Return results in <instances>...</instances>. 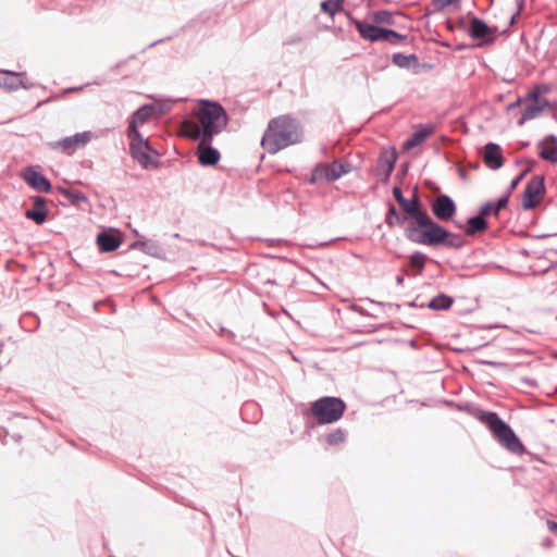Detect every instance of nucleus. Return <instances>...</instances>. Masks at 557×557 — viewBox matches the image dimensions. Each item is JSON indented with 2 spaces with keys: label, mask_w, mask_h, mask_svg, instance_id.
Instances as JSON below:
<instances>
[{
  "label": "nucleus",
  "mask_w": 557,
  "mask_h": 557,
  "mask_svg": "<svg viewBox=\"0 0 557 557\" xmlns=\"http://www.w3.org/2000/svg\"><path fill=\"white\" fill-rule=\"evenodd\" d=\"M426 260H428L426 255H424V253H422L420 251H414L409 257V264H410V267L417 269L418 273H421L422 270L424 269Z\"/></svg>",
  "instance_id": "nucleus-34"
},
{
  "label": "nucleus",
  "mask_w": 557,
  "mask_h": 557,
  "mask_svg": "<svg viewBox=\"0 0 557 557\" xmlns=\"http://www.w3.org/2000/svg\"><path fill=\"white\" fill-rule=\"evenodd\" d=\"M393 196H394L395 200L398 202L399 206L407 199L403 195V191H401V189L398 186H395L393 188Z\"/></svg>",
  "instance_id": "nucleus-40"
},
{
  "label": "nucleus",
  "mask_w": 557,
  "mask_h": 557,
  "mask_svg": "<svg viewBox=\"0 0 557 557\" xmlns=\"http://www.w3.org/2000/svg\"><path fill=\"white\" fill-rule=\"evenodd\" d=\"M23 181L38 193H49L52 188L50 181L35 166H27L21 172Z\"/></svg>",
  "instance_id": "nucleus-12"
},
{
  "label": "nucleus",
  "mask_w": 557,
  "mask_h": 557,
  "mask_svg": "<svg viewBox=\"0 0 557 557\" xmlns=\"http://www.w3.org/2000/svg\"><path fill=\"white\" fill-rule=\"evenodd\" d=\"M539 157L547 162H557V136L554 134L546 135L537 143Z\"/></svg>",
  "instance_id": "nucleus-16"
},
{
  "label": "nucleus",
  "mask_w": 557,
  "mask_h": 557,
  "mask_svg": "<svg viewBox=\"0 0 557 557\" xmlns=\"http://www.w3.org/2000/svg\"><path fill=\"white\" fill-rule=\"evenodd\" d=\"M409 306H411V307H419V308H424L425 307L424 304L418 305L416 300L409 302Z\"/></svg>",
  "instance_id": "nucleus-49"
},
{
  "label": "nucleus",
  "mask_w": 557,
  "mask_h": 557,
  "mask_svg": "<svg viewBox=\"0 0 557 557\" xmlns=\"http://www.w3.org/2000/svg\"><path fill=\"white\" fill-rule=\"evenodd\" d=\"M344 0H325L321 2V10L331 16L335 13L343 11Z\"/></svg>",
  "instance_id": "nucleus-32"
},
{
  "label": "nucleus",
  "mask_w": 557,
  "mask_h": 557,
  "mask_svg": "<svg viewBox=\"0 0 557 557\" xmlns=\"http://www.w3.org/2000/svg\"><path fill=\"white\" fill-rule=\"evenodd\" d=\"M346 409L342 398L324 396L311 404L310 411L319 424H331L338 421Z\"/></svg>",
  "instance_id": "nucleus-7"
},
{
  "label": "nucleus",
  "mask_w": 557,
  "mask_h": 557,
  "mask_svg": "<svg viewBox=\"0 0 557 557\" xmlns=\"http://www.w3.org/2000/svg\"><path fill=\"white\" fill-rule=\"evenodd\" d=\"M430 125H420L404 143L405 149H411L421 145L432 133Z\"/></svg>",
  "instance_id": "nucleus-22"
},
{
  "label": "nucleus",
  "mask_w": 557,
  "mask_h": 557,
  "mask_svg": "<svg viewBox=\"0 0 557 557\" xmlns=\"http://www.w3.org/2000/svg\"><path fill=\"white\" fill-rule=\"evenodd\" d=\"M392 62L400 69H419L420 67L419 58L413 53L404 54L400 52H396L392 55Z\"/></svg>",
  "instance_id": "nucleus-25"
},
{
  "label": "nucleus",
  "mask_w": 557,
  "mask_h": 557,
  "mask_svg": "<svg viewBox=\"0 0 557 557\" xmlns=\"http://www.w3.org/2000/svg\"><path fill=\"white\" fill-rule=\"evenodd\" d=\"M546 193L544 176L535 175L525 185L521 206L524 210L534 209Z\"/></svg>",
  "instance_id": "nucleus-9"
},
{
  "label": "nucleus",
  "mask_w": 557,
  "mask_h": 557,
  "mask_svg": "<svg viewBox=\"0 0 557 557\" xmlns=\"http://www.w3.org/2000/svg\"><path fill=\"white\" fill-rule=\"evenodd\" d=\"M373 22L377 25L380 24H386V25H393L395 24L394 21V14L386 10H380L373 12L372 15Z\"/></svg>",
  "instance_id": "nucleus-33"
},
{
  "label": "nucleus",
  "mask_w": 557,
  "mask_h": 557,
  "mask_svg": "<svg viewBox=\"0 0 557 557\" xmlns=\"http://www.w3.org/2000/svg\"><path fill=\"white\" fill-rule=\"evenodd\" d=\"M487 228L488 223L486 219L478 213L476 215L468 218L465 234L468 236H473L476 233L486 231Z\"/></svg>",
  "instance_id": "nucleus-24"
},
{
  "label": "nucleus",
  "mask_w": 557,
  "mask_h": 557,
  "mask_svg": "<svg viewBox=\"0 0 557 557\" xmlns=\"http://www.w3.org/2000/svg\"><path fill=\"white\" fill-rule=\"evenodd\" d=\"M332 182L330 178L329 163H318L311 172L309 183L311 185L319 184L320 182Z\"/></svg>",
  "instance_id": "nucleus-28"
},
{
  "label": "nucleus",
  "mask_w": 557,
  "mask_h": 557,
  "mask_svg": "<svg viewBox=\"0 0 557 557\" xmlns=\"http://www.w3.org/2000/svg\"><path fill=\"white\" fill-rule=\"evenodd\" d=\"M524 99H525V101H527V100H530V101H532V102H541V100H542L543 98H541V90H540V87H539V86H536V87H534L533 89H531V90L528 92V95H527V97H525Z\"/></svg>",
  "instance_id": "nucleus-37"
},
{
  "label": "nucleus",
  "mask_w": 557,
  "mask_h": 557,
  "mask_svg": "<svg viewBox=\"0 0 557 557\" xmlns=\"http://www.w3.org/2000/svg\"><path fill=\"white\" fill-rule=\"evenodd\" d=\"M197 117L198 125L195 126L191 137L202 138L205 143L212 141L228 124L225 109L216 101L201 100Z\"/></svg>",
  "instance_id": "nucleus-2"
},
{
  "label": "nucleus",
  "mask_w": 557,
  "mask_h": 557,
  "mask_svg": "<svg viewBox=\"0 0 557 557\" xmlns=\"http://www.w3.org/2000/svg\"><path fill=\"white\" fill-rule=\"evenodd\" d=\"M134 249H140L145 253L160 258L164 250L160 244L152 239L136 240L131 245Z\"/></svg>",
  "instance_id": "nucleus-23"
},
{
  "label": "nucleus",
  "mask_w": 557,
  "mask_h": 557,
  "mask_svg": "<svg viewBox=\"0 0 557 557\" xmlns=\"http://www.w3.org/2000/svg\"><path fill=\"white\" fill-rule=\"evenodd\" d=\"M126 136L129 139V154L145 169H157L159 166V152L150 145L149 138L135 129L134 125L127 127Z\"/></svg>",
  "instance_id": "nucleus-4"
},
{
  "label": "nucleus",
  "mask_w": 557,
  "mask_h": 557,
  "mask_svg": "<svg viewBox=\"0 0 557 557\" xmlns=\"http://www.w3.org/2000/svg\"><path fill=\"white\" fill-rule=\"evenodd\" d=\"M400 208L406 215L413 220L406 225L405 234L408 240L414 243L434 221L429 213L423 209L422 202L417 194H413L411 199H406Z\"/></svg>",
  "instance_id": "nucleus-5"
},
{
  "label": "nucleus",
  "mask_w": 557,
  "mask_h": 557,
  "mask_svg": "<svg viewBox=\"0 0 557 557\" xmlns=\"http://www.w3.org/2000/svg\"><path fill=\"white\" fill-rule=\"evenodd\" d=\"M153 106L152 104H144L140 108H138L132 115V120L128 123L127 127H131L134 125L135 129H138V124H145L150 120L153 113Z\"/></svg>",
  "instance_id": "nucleus-26"
},
{
  "label": "nucleus",
  "mask_w": 557,
  "mask_h": 557,
  "mask_svg": "<svg viewBox=\"0 0 557 557\" xmlns=\"http://www.w3.org/2000/svg\"><path fill=\"white\" fill-rule=\"evenodd\" d=\"M408 220V216L398 212L394 205L388 206V210L385 216V223L393 227L395 225H404Z\"/></svg>",
  "instance_id": "nucleus-29"
},
{
  "label": "nucleus",
  "mask_w": 557,
  "mask_h": 557,
  "mask_svg": "<svg viewBox=\"0 0 557 557\" xmlns=\"http://www.w3.org/2000/svg\"><path fill=\"white\" fill-rule=\"evenodd\" d=\"M524 101H525V99H524V98H518L515 102H512V103H510V104L508 106V110H512V109H515V108L519 107V106H520L522 102H524Z\"/></svg>",
  "instance_id": "nucleus-44"
},
{
  "label": "nucleus",
  "mask_w": 557,
  "mask_h": 557,
  "mask_svg": "<svg viewBox=\"0 0 557 557\" xmlns=\"http://www.w3.org/2000/svg\"><path fill=\"white\" fill-rule=\"evenodd\" d=\"M76 90H82V87L69 88L65 91L70 92V91H76Z\"/></svg>",
  "instance_id": "nucleus-50"
},
{
  "label": "nucleus",
  "mask_w": 557,
  "mask_h": 557,
  "mask_svg": "<svg viewBox=\"0 0 557 557\" xmlns=\"http://www.w3.org/2000/svg\"><path fill=\"white\" fill-rule=\"evenodd\" d=\"M484 163L491 170H498L504 164L500 146L495 143H488L484 146Z\"/></svg>",
  "instance_id": "nucleus-18"
},
{
  "label": "nucleus",
  "mask_w": 557,
  "mask_h": 557,
  "mask_svg": "<svg viewBox=\"0 0 557 557\" xmlns=\"http://www.w3.org/2000/svg\"><path fill=\"white\" fill-rule=\"evenodd\" d=\"M416 244L460 249L463 247L465 240L459 234L450 233L444 226L433 221L432 224L423 231Z\"/></svg>",
  "instance_id": "nucleus-6"
},
{
  "label": "nucleus",
  "mask_w": 557,
  "mask_h": 557,
  "mask_svg": "<svg viewBox=\"0 0 557 557\" xmlns=\"http://www.w3.org/2000/svg\"><path fill=\"white\" fill-rule=\"evenodd\" d=\"M121 244L122 239L117 233L103 231L97 235V245L101 252H112L116 250Z\"/></svg>",
  "instance_id": "nucleus-19"
},
{
  "label": "nucleus",
  "mask_w": 557,
  "mask_h": 557,
  "mask_svg": "<svg viewBox=\"0 0 557 557\" xmlns=\"http://www.w3.org/2000/svg\"><path fill=\"white\" fill-rule=\"evenodd\" d=\"M519 11H517L511 17H510V21H509V26H512L515 23H516V20H517V16L519 15Z\"/></svg>",
  "instance_id": "nucleus-46"
},
{
  "label": "nucleus",
  "mask_w": 557,
  "mask_h": 557,
  "mask_svg": "<svg viewBox=\"0 0 557 557\" xmlns=\"http://www.w3.org/2000/svg\"><path fill=\"white\" fill-rule=\"evenodd\" d=\"M496 30V27L492 28L482 18L473 16L470 20L468 34L473 39H482Z\"/></svg>",
  "instance_id": "nucleus-21"
},
{
  "label": "nucleus",
  "mask_w": 557,
  "mask_h": 557,
  "mask_svg": "<svg viewBox=\"0 0 557 557\" xmlns=\"http://www.w3.org/2000/svg\"><path fill=\"white\" fill-rule=\"evenodd\" d=\"M395 281H396V284L398 286H401L404 284V276L403 275H397Z\"/></svg>",
  "instance_id": "nucleus-48"
},
{
  "label": "nucleus",
  "mask_w": 557,
  "mask_h": 557,
  "mask_svg": "<svg viewBox=\"0 0 557 557\" xmlns=\"http://www.w3.org/2000/svg\"><path fill=\"white\" fill-rule=\"evenodd\" d=\"M35 86V84L28 83L26 72H13L2 69V89L15 91L18 88L30 89Z\"/></svg>",
  "instance_id": "nucleus-14"
},
{
  "label": "nucleus",
  "mask_w": 557,
  "mask_h": 557,
  "mask_svg": "<svg viewBox=\"0 0 557 557\" xmlns=\"http://www.w3.org/2000/svg\"><path fill=\"white\" fill-rule=\"evenodd\" d=\"M58 189L73 206L81 207L82 203H86L88 201V198L85 196V194L81 191H75L63 187H59Z\"/></svg>",
  "instance_id": "nucleus-30"
},
{
  "label": "nucleus",
  "mask_w": 557,
  "mask_h": 557,
  "mask_svg": "<svg viewBox=\"0 0 557 557\" xmlns=\"http://www.w3.org/2000/svg\"><path fill=\"white\" fill-rule=\"evenodd\" d=\"M456 2H459V0H433V4L436 9L442 10L448 5H451Z\"/></svg>",
  "instance_id": "nucleus-39"
},
{
  "label": "nucleus",
  "mask_w": 557,
  "mask_h": 557,
  "mask_svg": "<svg viewBox=\"0 0 557 557\" xmlns=\"http://www.w3.org/2000/svg\"><path fill=\"white\" fill-rule=\"evenodd\" d=\"M198 140L197 158L198 162L203 166L215 165L221 158L220 151L211 146V141H203L202 138H194Z\"/></svg>",
  "instance_id": "nucleus-15"
},
{
  "label": "nucleus",
  "mask_w": 557,
  "mask_h": 557,
  "mask_svg": "<svg viewBox=\"0 0 557 557\" xmlns=\"http://www.w3.org/2000/svg\"><path fill=\"white\" fill-rule=\"evenodd\" d=\"M91 139L90 132L76 133L73 136L64 137L58 141L50 143L49 146L54 150H62L67 154H72L76 149L84 147Z\"/></svg>",
  "instance_id": "nucleus-10"
},
{
  "label": "nucleus",
  "mask_w": 557,
  "mask_h": 557,
  "mask_svg": "<svg viewBox=\"0 0 557 557\" xmlns=\"http://www.w3.org/2000/svg\"><path fill=\"white\" fill-rule=\"evenodd\" d=\"M473 417L484 424L493 437L510 453L521 455L524 453V446L517 436L512 428L505 422L496 412L476 409Z\"/></svg>",
  "instance_id": "nucleus-3"
},
{
  "label": "nucleus",
  "mask_w": 557,
  "mask_h": 557,
  "mask_svg": "<svg viewBox=\"0 0 557 557\" xmlns=\"http://www.w3.org/2000/svg\"><path fill=\"white\" fill-rule=\"evenodd\" d=\"M479 213L486 219L488 215L498 216L499 213L496 212L495 206L493 201L485 202L479 210Z\"/></svg>",
  "instance_id": "nucleus-36"
},
{
  "label": "nucleus",
  "mask_w": 557,
  "mask_h": 557,
  "mask_svg": "<svg viewBox=\"0 0 557 557\" xmlns=\"http://www.w3.org/2000/svg\"><path fill=\"white\" fill-rule=\"evenodd\" d=\"M547 107H549V101L547 99H542L541 102H531L530 104H527L517 124L522 126L525 122L541 116Z\"/></svg>",
  "instance_id": "nucleus-20"
},
{
  "label": "nucleus",
  "mask_w": 557,
  "mask_h": 557,
  "mask_svg": "<svg viewBox=\"0 0 557 557\" xmlns=\"http://www.w3.org/2000/svg\"><path fill=\"white\" fill-rule=\"evenodd\" d=\"M525 174H527V171H523V172H521L517 177H515V178L511 181V183H510V185H509V190H508V193H511V191H512V190H513V189L519 185V183L522 181V178L525 176Z\"/></svg>",
  "instance_id": "nucleus-41"
},
{
  "label": "nucleus",
  "mask_w": 557,
  "mask_h": 557,
  "mask_svg": "<svg viewBox=\"0 0 557 557\" xmlns=\"http://www.w3.org/2000/svg\"><path fill=\"white\" fill-rule=\"evenodd\" d=\"M431 211L440 221L446 222L454 218L457 207L451 197L441 194L433 200Z\"/></svg>",
  "instance_id": "nucleus-11"
},
{
  "label": "nucleus",
  "mask_w": 557,
  "mask_h": 557,
  "mask_svg": "<svg viewBox=\"0 0 557 557\" xmlns=\"http://www.w3.org/2000/svg\"><path fill=\"white\" fill-rule=\"evenodd\" d=\"M547 528L550 532L557 533V522L553 520H547Z\"/></svg>",
  "instance_id": "nucleus-43"
},
{
  "label": "nucleus",
  "mask_w": 557,
  "mask_h": 557,
  "mask_svg": "<svg viewBox=\"0 0 557 557\" xmlns=\"http://www.w3.org/2000/svg\"><path fill=\"white\" fill-rule=\"evenodd\" d=\"M301 40H302V38L300 36H294V37L286 39L284 41V45L292 46V45H296V44L300 42Z\"/></svg>",
  "instance_id": "nucleus-42"
},
{
  "label": "nucleus",
  "mask_w": 557,
  "mask_h": 557,
  "mask_svg": "<svg viewBox=\"0 0 557 557\" xmlns=\"http://www.w3.org/2000/svg\"><path fill=\"white\" fill-rule=\"evenodd\" d=\"M516 1H517V5H518L517 11H519V13H520L524 7V0H516Z\"/></svg>",
  "instance_id": "nucleus-47"
},
{
  "label": "nucleus",
  "mask_w": 557,
  "mask_h": 557,
  "mask_svg": "<svg viewBox=\"0 0 557 557\" xmlns=\"http://www.w3.org/2000/svg\"><path fill=\"white\" fill-rule=\"evenodd\" d=\"M48 212L47 200L41 196H36L33 199L32 208L25 211V216L37 225H41L47 221Z\"/></svg>",
  "instance_id": "nucleus-17"
},
{
  "label": "nucleus",
  "mask_w": 557,
  "mask_h": 557,
  "mask_svg": "<svg viewBox=\"0 0 557 557\" xmlns=\"http://www.w3.org/2000/svg\"><path fill=\"white\" fill-rule=\"evenodd\" d=\"M454 304V298L446 294H438L433 297L425 307L434 311L448 310Z\"/></svg>",
  "instance_id": "nucleus-27"
},
{
  "label": "nucleus",
  "mask_w": 557,
  "mask_h": 557,
  "mask_svg": "<svg viewBox=\"0 0 557 557\" xmlns=\"http://www.w3.org/2000/svg\"><path fill=\"white\" fill-rule=\"evenodd\" d=\"M347 16L356 26L361 38L369 40L371 42L385 41L395 45L397 41L406 39V36L400 35L399 33L393 29L384 28L377 25L369 24L367 22L354 18L352 16H350L349 13H347Z\"/></svg>",
  "instance_id": "nucleus-8"
},
{
  "label": "nucleus",
  "mask_w": 557,
  "mask_h": 557,
  "mask_svg": "<svg viewBox=\"0 0 557 557\" xmlns=\"http://www.w3.org/2000/svg\"><path fill=\"white\" fill-rule=\"evenodd\" d=\"M346 440V432L343 429H336L326 435V443L335 446L344 443Z\"/></svg>",
  "instance_id": "nucleus-35"
},
{
  "label": "nucleus",
  "mask_w": 557,
  "mask_h": 557,
  "mask_svg": "<svg viewBox=\"0 0 557 557\" xmlns=\"http://www.w3.org/2000/svg\"><path fill=\"white\" fill-rule=\"evenodd\" d=\"M330 169V178L332 182L339 180L343 175L350 172V164L341 163L338 161H334L329 164Z\"/></svg>",
  "instance_id": "nucleus-31"
},
{
  "label": "nucleus",
  "mask_w": 557,
  "mask_h": 557,
  "mask_svg": "<svg viewBox=\"0 0 557 557\" xmlns=\"http://www.w3.org/2000/svg\"><path fill=\"white\" fill-rule=\"evenodd\" d=\"M168 39H170V37H168V38H161V39H158V40H156V41L151 42L150 45H148V46H147L143 51H145V50H146V49H148V48L156 47L157 45H159V44H161V42H163V41H165V40H168Z\"/></svg>",
  "instance_id": "nucleus-45"
},
{
  "label": "nucleus",
  "mask_w": 557,
  "mask_h": 557,
  "mask_svg": "<svg viewBox=\"0 0 557 557\" xmlns=\"http://www.w3.org/2000/svg\"><path fill=\"white\" fill-rule=\"evenodd\" d=\"M396 160L397 151L393 147L388 149H383L380 152L375 172L377 176H382V183H386L389 180V176L394 171Z\"/></svg>",
  "instance_id": "nucleus-13"
},
{
  "label": "nucleus",
  "mask_w": 557,
  "mask_h": 557,
  "mask_svg": "<svg viewBox=\"0 0 557 557\" xmlns=\"http://www.w3.org/2000/svg\"><path fill=\"white\" fill-rule=\"evenodd\" d=\"M301 140L300 124L296 119L281 115L272 119L261 138V146L270 153L275 154L288 146Z\"/></svg>",
  "instance_id": "nucleus-1"
},
{
  "label": "nucleus",
  "mask_w": 557,
  "mask_h": 557,
  "mask_svg": "<svg viewBox=\"0 0 557 557\" xmlns=\"http://www.w3.org/2000/svg\"><path fill=\"white\" fill-rule=\"evenodd\" d=\"M484 364L495 367L497 363L494 361H483Z\"/></svg>",
  "instance_id": "nucleus-51"
},
{
  "label": "nucleus",
  "mask_w": 557,
  "mask_h": 557,
  "mask_svg": "<svg viewBox=\"0 0 557 557\" xmlns=\"http://www.w3.org/2000/svg\"><path fill=\"white\" fill-rule=\"evenodd\" d=\"M508 201H509L508 195H504V196L499 197L496 201H493L496 212L499 213L503 209H505L508 205Z\"/></svg>",
  "instance_id": "nucleus-38"
}]
</instances>
